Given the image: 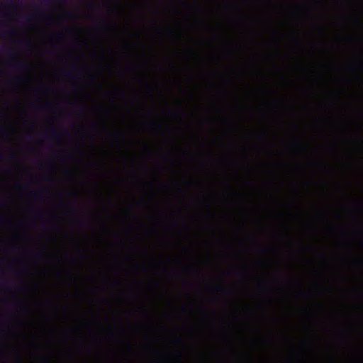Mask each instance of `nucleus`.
<instances>
[{"label":"nucleus","mask_w":363,"mask_h":363,"mask_svg":"<svg viewBox=\"0 0 363 363\" xmlns=\"http://www.w3.org/2000/svg\"><path fill=\"white\" fill-rule=\"evenodd\" d=\"M67 16H71V13H67Z\"/></svg>","instance_id":"obj_16"},{"label":"nucleus","mask_w":363,"mask_h":363,"mask_svg":"<svg viewBox=\"0 0 363 363\" xmlns=\"http://www.w3.org/2000/svg\"><path fill=\"white\" fill-rule=\"evenodd\" d=\"M55 138L59 139L60 138V134L58 132H55L52 135Z\"/></svg>","instance_id":"obj_4"},{"label":"nucleus","mask_w":363,"mask_h":363,"mask_svg":"<svg viewBox=\"0 0 363 363\" xmlns=\"http://www.w3.org/2000/svg\"><path fill=\"white\" fill-rule=\"evenodd\" d=\"M61 35H61L60 33H57V34H55V36L56 38H61Z\"/></svg>","instance_id":"obj_7"},{"label":"nucleus","mask_w":363,"mask_h":363,"mask_svg":"<svg viewBox=\"0 0 363 363\" xmlns=\"http://www.w3.org/2000/svg\"><path fill=\"white\" fill-rule=\"evenodd\" d=\"M44 359H45V361L46 362H49V360H48V359L47 357H45Z\"/></svg>","instance_id":"obj_11"},{"label":"nucleus","mask_w":363,"mask_h":363,"mask_svg":"<svg viewBox=\"0 0 363 363\" xmlns=\"http://www.w3.org/2000/svg\"><path fill=\"white\" fill-rule=\"evenodd\" d=\"M33 195L34 196H38L39 195V193H38V192H34V193L33 194Z\"/></svg>","instance_id":"obj_8"},{"label":"nucleus","mask_w":363,"mask_h":363,"mask_svg":"<svg viewBox=\"0 0 363 363\" xmlns=\"http://www.w3.org/2000/svg\"><path fill=\"white\" fill-rule=\"evenodd\" d=\"M3 5H4V4H3L2 2H0V7H1V6H3Z\"/></svg>","instance_id":"obj_15"},{"label":"nucleus","mask_w":363,"mask_h":363,"mask_svg":"<svg viewBox=\"0 0 363 363\" xmlns=\"http://www.w3.org/2000/svg\"><path fill=\"white\" fill-rule=\"evenodd\" d=\"M46 3L50 4L52 3L55 0H44Z\"/></svg>","instance_id":"obj_6"},{"label":"nucleus","mask_w":363,"mask_h":363,"mask_svg":"<svg viewBox=\"0 0 363 363\" xmlns=\"http://www.w3.org/2000/svg\"><path fill=\"white\" fill-rule=\"evenodd\" d=\"M21 45H22L23 48L26 49L30 48V44L28 42H23L22 43H21Z\"/></svg>","instance_id":"obj_2"},{"label":"nucleus","mask_w":363,"mask_h":363,"mask_svg":"<svg viewBox=\"0 0 363 363\" xmlns=\"http://www.w3.org/2000/svg\"><path fill=\"white\" fill-rule=\"evenodd\" d=\"M10 66L14 68L23 69L25 67L22 65L19 62L10 61Z\"/></svg>","instance_id":"obj_1"},{"label":"nucleus","mask_w":363,"mask_h":363,"mask_svg":"<svg viewBox=\"0 0 363 363\" xmlns=\"http://www.w3.org/2000/svg\"><path fill=\"white\" fill-rule=\"evenodd\" d=\"M4 341V338L2 337H0V343H1Z\"/></svg>","instance_id":"obj_10"},{"label":"nucleus","mask_w":363,"mask_h":363,"mask_svg":"<svg viewBox=\"0 0 363 363\" xmlns=\"http://www.w3.org/2000/svg\"><path fill=\"white\" fill-rule=\"evenodd\" d=\"M175 342L178 344H181L182 342V340L180 337H177L175 339Z\"/></svg>","instance_id":"obj_5"},{"label":"nucleus","mask_w":363,"mask_h":363,"mask_svg":"<svg viewBox=\"0 0 363 363\" xmlns=\"http://www.w3.org/2000/svg\"><path fill=\"white\" fill-rule=\"evenodd\" d=\"M216 289H217L218 291H221V290L223 289V288H221V287H220V286H216Z\"/></svg>","instance_id":"obj_9"},{"label":"nucleus","mask_w":363,"mask_h":363,"mask_svg":"<svg viewBox=\"0 0 363 363\" xmlns=\"http://www.w3.org/2000/svg\"><path fill=\"white\" fill-rule=\"evenodd\" d=\"M34 19V16H28L26 17V20L28 21V22H32Z\"/></svg>","instance_id":"obj_3"},{"label":"nucleus","mask_w":363,"mask_h":363,"mask_svg":"<svg viewBox=\"0 0 363 363\" xmlns=\"http://www.w3.org/2000/svg\"><path fill=\"white\" fill-rule=\"evenodd\" d=\"M10 159H11V160H14V159H15V157H14V156H11V157H10Z\"/></svg>","instance_id":"obj_13"},{"label":"nucleus","mask_w":363,"mask_h":363,"mask_svg":"<svg viewBox=\"0 0 363 363\" xmlns=\"http://www.w3.org/2000/svg\"><path fill=\"white\" fill-rule=\"evenodd\" d=\"M45 137L46 138H48L49 137V135H47V134H46V135H45Z\"/></svg>","instance_id":"obj_14"},{"label":"nucleus","mask_w":363,"mask_h":363,"mask_svg":"<svg viewBox=\"0 0 363 363\" xmlns=\"http://www.w3.org/2000/svg\"><path fill=\"white\" fill-rule=\"evenodd\" d=\"M18 363H22L21 360L20 359H18V361H17Z\"/></svg>","instance_id":"obj_12"}]
</instances>
